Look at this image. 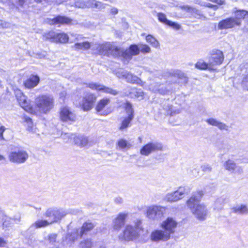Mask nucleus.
Instances as JSON below:
<instances>
[{"label":"nucleus","instance_id":"obj_7","mask_svg":"<svg viewBox=\"0 0 248 248\" xmlns=\"http://www.w3.org/2000/svg\"><path fill=\"white\" fill-rule=\"evenodd\" d=\"M14 91L20 106L26 111L32 114L34 113L35 111L31 106L30 100L27 99V97L22 91L18 88L14 89Z\"/></svg>","mask_w":248,"mask_h":248},{"label":"nucleus","instance_id":"obj_28","mask_svg":"<svg viewBox=\"0 0 248 248\" xmlns=\"http://www.w3.org/2000/svg\"><path fill=\"white\" fill-rule=\"evenodd\" d=\"M228 202V198L224 196L217 198L215 202L214 209L217 210H220L222 209L224 204Z\"/></svg>","mask_w":248,"mask_h":248},{"label":"nucleus","instance_id":"obj_53","mask_svg":"<svg viewBox=\"0 0 248 248\" xmlns=\"http://www.w3.org/2000/svg\"><path fill=\"white\" fill-rule=\"evenodd\" d=\"M76 7L84 8H85V1L82 0H78L75 2Z\"/></svg>","mask_w":248,"mask_h":248},{"label":"nucleus","instance_id":"obj_13","mask_svg":"<svg viewBox=\"0 0 248 248\" xmlns=\"http://www.w3.org/2000/svg\"><path fill=\"white\" fill-rule=\"evenodd\" d=\"M162 146L160 143L150 142L144 145L140 150L142 155L147 156L153 152L161 150Z\"/></svg>","mask_w":248,"mask_h":248},{"label":"nucleus","instance_id":"obj_33","mask_svg":"<svg viewBox=\"0 0 248 248\" xmlns=\"http://www.w3.org/2000/svg\"><path fill=\"white\" fill-rule=\"evenodd\" d=\"M24 122L26 123L27 129L29 132L34 133L36 132V128L34 127L31 119L27 116L22 117Z\"/></svg>","mask_w":248,"mask_h":248},{"label":"nucleus","instance_id":"obj_27","mask_svg":"<svg viewBox=\"0 0 248 248\" xmlns=\"http://www.w3.org/2000/svg\"><path fill=\"white\" fill-rule=\"evenodd\" d=\"M80 237L78 229H75L71 232H69L66 236V241L69 243H74Z\"/></svg>","mask_w":248,"mask_h":248},{"label":"nucleus","instance_id":"obj_11","mask_svg":"<svg viewBox=\"0 0 248 248\" xmlns=\"http://www.w3.org/2000/svg\"><path fill=\"white\" fill-rule=\"evenodd\" d=\"M77 119L76 114L67 107H63V126H67V124L71 125Z\"/></svg>","mask_w":248,"mask_h":248},{"label":"nucleus","instance_id":"obj_31","mask_svg":"<svg viewBox=\"0 0 248 248\" xmlns=\"http://www.w3.org/2000/svg\"><path fill=\"white\" fill-rule=\"evenodd\" d=\"M232 211L233 213L241 214V215H247L248 214V208L246 205L241 204L237 205L232 208Z\"/></svg>","mask_w":248,"mask_h":248},{"label":"nucleus","instance_id":"obj_15","mask_svg":"<svg viewBox=\"0 0 248 248\" xmlns=\"http://www.w3.org/2000/svg\"><path fill=\"white\" fill-rule=\"evenodd\" d=\"M224 60L223 52L218 49L213 50L209 59V65L212 67L217 65H220Z\"/></svg>","mask_w":248,"mask_h":248},{"label":"nucleus","instance_id":"obj_20","mask_svg":"<svg viewBox=\"0 0 248 248\" xmlns=\"http://www.w3.org/2000/svg\"><path fill=\"white\" fill-rule=\"evenodd\" d=\"M122 78L125 79L126 81L132 84L136 83L140 84L141 82V79L137 76L127 71H123L121 73Z\"/></svg>","mask_w":248,"mask_h":248},{"label":"nucleus","instance_id":"obj_39","mask_svg":"<svg viewBox=\"0 0 248 248\" xmlns=\"http://www.w3.org/2000/svg\"><path fill=\"white\" fill-rule=\"evenodd\" d=\"M117 145L120 149H125L130 148L131 146L130 143H129L126 140L121 139L118 140Z\"/></svg>","mask_w":248,"mask_h":248},{"label":"nucleus","instance_id":"obj_45","mask_svg":"<svg viewBox=\"0 0 248 248\" xmlns=\"http://www.w3.org/2000/svg\"><path fill=\"white\" fill-rule=\"evenodd\" d=\"M73 134L63 132V142H71L73 140Z\"/></svg>","mask_w":248,"mask_h":248},{"label":"nucleus","instance_id":"obj_59","mask_svg":"<svg viewBox=\"0 0 248 248\" xmlns=\"http://www.w3.org/2000/svg\"><path fill=\"white\" fill-rule=\"evenodd\" d=\"M7 244V242L3 238H0V247H4Z\"/></svg>","mask_w":248,"mask_h":248},{"label":"nucleus","instance_id":"obj_57","mask_svg":"<svg viewBox=\"0 0 248 248\" xmlns=\"http://www.w3.org/2000/svg\"><path fill=\"white\" fill-rule=\"evenodd\" d=\"M210 1L220 5L224 4L225 3V1L223 0H210Z\"/></svg>","mask_w":248,"mask_h":248},{"label":"nucleus","instance_id":"obj_44","mask_svg":"<svg viewBox=\"0 0 248 248\" xmlns=\"http://www.w3.org/2000/svg\"><path fill=\"white\" fill-rule=\"evenodd\" d=\"M241 85L245 89H246L248 86V69L246 70V73L243 75Z\"/></svg>","mask_w":248,"mask_h":248},{"label":"nucleus","instance_id":"obj_56","mask_svg":"<svg viewBox=\"0 0 248 248\" xmlns=\"http://www.w3.org/2000/svg\"><path fill=\"white\" fill-rule=\"evenodd\" d=\"M6 128L3 126H0V140H4V137L3 136V134L4 132L5 131Z\"/></svg>","mask_w":248,"mask_h":248},{"label":"nucleus","instance_id":"obj_43","mask_svg":"<svg viewBox=\"0 0 248 248\" xmlns=\"http://www.w3.org/2000/svg\"><path fill=\"white\" fill-rule=\"evenodd\" d=\"M157 17L159 22L167 25L170 22V20L168 19L166 16L162 13H158L157 14Z\"/></svg>","mask_w":248,"mask_h":248},{"label":"nucleus","instance_id":"obj_36","mask_svg":"<svg viewBox=\"0 0 248 248\" xmlns=\"http://www.w3.org/2000/svg\"><path fill=\"white\" fill-rule=\"evenodd\" d=\"M146 41L149 43L153 47L157 48L159 46V43L158 41L152 35L148 34L146 37Z\"/></svg>","mask_w":248,"mask_h":248},{"label":"nucleus","instance_id":"obj_60","mask_svg":"<svg viewBox=\"0 0 248 248\" xmlns=\"http://www.w3.org/2000/svg\"><path fill=\"white\" fill-rule=\"evenodd\" d=\"M8 25L9 24L7 23L0 20V27L5 28L8 27Z\"/></svg>","mask_w":248,"mask_h":248},{"label":"nucleus","instance_id":"obj_21","mask_svg":"<svg viewBox=\"0 0 248 248\" xmlns=\"http://www.w3.org/2000/svg\"><path fill=\"white\" fill-rule=\"evenodd\" d=\"M40 82L37 75H31L24 82V86L27 89H31L37 86Z\"/></svg>","mask_w":248,"mask_h":248},{"label":"nucleus","instance_id":"obj_4","mask_svg":"<svg viewBox=\"0 0 248 248\" xmlns=\"http://www.w3.org/2000/svg\"><path fill=\"white\" fill-rule=\"evenodd\" d=\"M100 55L108 57H122L124 59V49L113 46L110 44H96L93 46Z\"/></svg>","mask_w":248,"mask_h":248},{"label":"nucleus","instance_id":"obj_5","mask_svg":"<svg viewBox=\"0 0 248 248\" xmlns=\"http://www.w3.org/2000/svg\"><path fill=\"white\" fill-rule=\"evenodd\" d=\"M35 104L38 112L46 114L53 108L54 100L51 95L42 94L35 98Z\"/></svg>","mask_w":248,"mask_h":248},{"label":"nucleus","instance_id":"obj_46","mask_svg":"<svg viewBox=\"0 0 248 248\" xmlns=\"http://www.w3.org/2000/svg\"><path fill=\"white\" fill-rule=\"evenodd\" d=\"M169 109L167 111V114L170 116H173L174 114H179L180 113L181 110L179 109H173L172 106H168Z\"/></svg>","mask_w":248,"mask_h":248},{"label":"nucleus","instance_id":"obj_18","mask_svg":"<svg viewBox=\"0 0 248 248\" xmlns=\"http://www.w3.org/2000/svg\"><path fill=\"white\" fill-rule=\"evenodd\" d=\"M139 53V45H131L128 48L124 49V59L128 62L133 56L138 55Z\"/></svg>","mask_w":248,"mask_h":248},{"label":"nucleus","instance_id":"obj_64","mask_svg":"<svg viewBox=\"0 0 248 248\" xmlns=\"http://www.w3.org/2000/svg\"><path fill=\"white\" fill-rule=\"evenodd\" d=\"M24 2H25V0H18V4L20 6H23Z\"/></svg>","mask_w":248,"mask_h":248},{"label":"nucleus","instance_id":"obj_61","mask_svg":"<svg viewBox=\"0 0 248 248\" xmlns=\"http://www.w3.org/2000/svg\"><path fill=\"white\" fill-rule=\"evenodd\" d=\"M118 12V9L115 7H113L111 9L110 13L112 15H116Z\"/></svg>","mask_w":248,"mask_h":248},{"label":"nucleus","instance_id":"obj_22","mask_svg":"<svg viewBox=\"0 0 248 248\" xmlns=\"http://www.w3.org/2000/svg\"><path fill=\"white\" fill-rule=\"evenodd\" d=\"M224 166L226 170L232 172L240 174L243 172V169L241 167L237 166L233 161L230 159L224 163Z\"/></svg>","mask_w":248,"mask_h":248},{"label":"nucleus","instance_id":"obj_42","mask_svg":"<svg viewBox=\"0 0 248 248\" xmlns=\"http://www.w3.org/2000/svg\"><path fill=\"white\" fill-rule=\"evenodd\" d=\"M139 51L143 54L149 53L151 52V48L149 46L146 44H139Z\"/></svg>","mask_w":248,"mask_h":248},{"label":"nucleus","instance_id":"obj_26","mask_svg":"<svg viewBox=\"0 0 248 248\" xmlns=\"http://www.w3.org/2000/svg\"><path fill=\"white\" fill-rule=\"evenodd\" d=\"M73 140L75 144L80 147L86 146L88 142L87 138L82 135L76 136L74 135L73 136Z\"/></svg>","mask_w":248,"mask_h":248},{"label":"nucleus","instance_id":"obj_41","mask_svg":"<svg viewBox=\"0 0 248 248\" xmlns=\"http://www.w3.org/2000/svg\"><path fill=\"white\" fill-rule=\"evenodd\" d=\"M93 242L91 239H86L81 241L79 244L80 248H92Z\"/></svg>","mask_w":248,"mask_h":248},{"label":"nucleus","instance_id":"obj_9","mask_svg":"<svg viewBox=\"0 0 248 248\" xmlns=\"http://www.w3.org/2000/svg\"><path fill=\"white\" fill-rule=\"evenodd\" d=\"M189 192L188 187H180L178 189L172 193L168 194L165 199L170 202H175L182 199L185 194Z\"/></svg>","mask_w":248,"mask_h":248},{"label":"nucleus","instance_id":"obj_58","mask_svg":"<svg viewBox=\"0 0 248 248\" xmlns=\"http://www.w3.org/2000/svg\"><path fill=\"white\" fill-rule=\"evenodd\" d=\"M114 202L117 204H121L123 203V200L121 197H116L114 199Z\"/></svg>","mask_w":248,"mask_h":248},{"label":"nucleus","instance_id":"obj_63","mask_svg":"<svg viewBox=\"0 0 248 248\" xmlns=\"http://www.w3.org/2000/svg\"><path fill=\"white\" fill-rule=\"evenodd\" d=\"M136 95L138 97H140V96H141V98H142V97L143 95V93L142 91L137 92Z\"/></svg>","mask_w":248,"mask_h":248},{"label":"nucleus","instance_id":"obj_1","mask_svg":"<svg viewBox=\"0 0 248 248\" xmlns=\"http://www.w3.org/2000/svg\"><path fill=\"white\" fill-rule=\"evenodd\" d=\"M177 222L171 217H168L161 225L162 230H155L152 232L150 238L152 241L158 242L170 239L175 232Z\"/></svg>","mask_w":248,"mask_h":248},{"label":"nucleus","instance_id":"obj_50","mask_svg":"<svg viewBox=\"0 0 248 248\" xmlns=\"http://www.w3.org/2000/svg\"><path fill=\"white\" fill-rule=\"evenodd\" d=\"M202 170L205 172H210L212 171L211 167L208 164H204L201 166Z\"/></svg>","mask_w":248,"mask_h":248},{"label":"nucleus","instance_id":"obj_55","mask_svg":"<svg viewBox=\"0 0 248 248\" xmlns=\"http://www.w3.org/2000/svg\"><path fill=\"white\" fill-rule=\"evenodd\" d=\"M62 39H63V43H68V42L71 43L72 42V41H69V38L68 36L66 34L64 33L63 32Z\"/></svg>","mask_w":248,"mask_h":248},{"label":"nucleus","instance_id":"obj_10","mask_svg":"<svg viewBox=\"0 0 248 248\" xmlns=\"http://www.w3.org/2000/svg\"><path fill=\"white\" fill-rule=\"evenodd\" d=\"M240 26V23L238 20L235 19L233 17H230L220 21L218 23L217 28L218 30H226Z\"/></svg>","mask_w":248,"mask_h":248},{"label":"nucleus","instance_id":"obj_29","mask_svg":"<svg viewBox=\"0 0 248 248\" xmlns=\"http://www.w3.org/2000/svg\"><path fill=\"white\" fill-rule=\"evenodd\" d=\"M49 221L47 220L38 219L34 223H32L30 227V229L31 230L45 227L50 225Z\"/></svg>","mask_w":248,"mask_h":248},{"label":"nucleus","instance_id":"obj_2","mask_svg":"<svg viewBox=\"0 0 248 248\" xmlns=\"http://www.w3.org/2000/svg\"><path fill=\"white\" fill-rule=\"evenodd\" d=\"M203 195V192L200 191L193 194L187 201L188 207L191 210L196 218L200 220H204L207 216V210L206 207L199 203Z\"/></svg>","mask_w":248,"mask_h":248},{"label":"nucleus","instance_id":"obj_54","mask_svg":"<svg viewBox=\"0 0 248 248\" xmlns=\"http://www.w3.org/2000/svg\"><path fill=\"white\" fill-rule=\"evenodd\" d=\"M56 237H57V234H51L48 236V239L50 242V243H53L56 241Z\"/></svg>","mask_w":248,"mask_h":248},{"label":"nucleus","instance_id":"obj_37","mask_svg":"<svg viewBox=\"0 0 248 248\" xmlns=\"http://www.w3.org/2000/svg\"><path fill=\"white\" fill-rule=\"evenodd\" d=\"M133 119V118H132V117L127 116L125 117L122 122L120 130L122 131L127 128L129 126V124Z\"/></svg>","mask_w":248,"mask_h":248},{"label":"nucleus","instance_id":"obj_30","mask_svg":"<svg viewBox=\"0 0 248 248\" xmlns=\"http://www.w3.org/2000/svg\"><path fill=\"white\" fill-rule=\"evenodd\" d=\"M195 66L196 68L200 70H209V71H214L216 70L214 67H212L211 66L209 65V62L208 63L204 62L202 60H200L198 61L195 65Z\"/></svg>","mask_w":248,"mask_h":248},{"label":"nucleus","instance_id":"obj_32","mask_svg":"<svg viewBox=\"0 0 248 248\" xmlns=\"http://www.w3.org/2000/svg\"><path fill=\"white\" fill-rule=\"evenodd\" d=\"M174 76L178 78V81L176 82L178 84H185L188 81V78L184 73L180 71H176L174 73Z\"/></svg>","mask_w":248,"mask_h":248},{"label":"nucleus","instance_id":"obj_48","mask_svg":"<svg viewBox=\"0 0 248 248\" xmlns=\"http://www.w3.org/2000/svg\"><path fill=\"white\" fill-rule=\"evenodd\" d=\"M53 32H50L49 35L50 37H53V39L54 41L57 42H61V38H62V35L60 33L57 34V35H54Z\"/></svg>","mask_w":248,"mask_h":248},{"label":"nucleus","instance_id":"obj_16","mask_svg":"<svg viewBox=\"0 0 248 248\" xmlns=\"http://www.w3.org/2000/svg\"><path fill=\"white\" fill-rule=\"evenodd\" d=\"M127 217V214L120 213L113 220L112 226L115 231H119L124 225Z\"/></svg>","mask_w":248,"mask_h":248},{"label":"nucleus","instance_id":"obj_47","mask_svg":"<svg viewBox=\"0 0 248 248\" xmlns=\"http://www.w3.org/2000/svg\"><path fill=\"white\" fill-rule=\"evenodd\" d=\"M77 22L76 21H73L72 19L67 17L65 16H63V25L67 24V25H74L77 24Z\"/></svg>","mask_w":248,"mask_h":248},{"label":"nucleus","instance_id":"obj_25","mask_svg":"<svg viewBox=\"0 0 248 248\" xmlns=\"http://www.w3.org/2000/svg\"><path fill=\"white\" fill-rule=\"evenodd\" d=\"M95 224L93 223L90 221H86L84 222L80 228V237L81 238L84 235H86L87 233L91 231L95 226Z\"/></svg>","mask_w":248,"mask_h":248},{"label":"nucleus","instance_id":"obj_38","mask_svg":"<svg viewBox=\"0 0 248 248\" xmlns=\"http://www.w3.org/2000/svg\"><path fill=\"white\" fill-rule=\"evenodd\" d=\"M75 47L77 49L86 50L91 47V45L89 42L86 41L76 43L75 44Z\"/></svg>","mask_w":248,"mask_h":248},{"label":"nucleus","instance_id":"obj_34","mask_svg":"<svg viewBox=\"0 0 248 248\" xmlns=\"http://www.w3.org/2000/svg\"><path fill=\"white\" fill-rule=\"evenodd\" d=\"M248 11L244 10H236L234 13L235 17L234 18L240 22L241 24V19H245L247 15Z\"/></svg>","mask_w":248,"mask_h":248},{"label":"nucleus","instance_id":"obj_8","mask_svg":"<svg viewBox=\"0 0 248 248\" xmlns=\"http://www.w3.org/2000/svg\"><path fill=\"white\" fill-rule=\"evenodd\" d=\"M28 157L29 155L27 152L23 150H16L12 151L8 155L9 159L11 162L18 164L25 162Z\"/></svg>","mask_w":248,"mask_h":248},{"label":"nucleus","instance_id":"obj_23","mask_svg":"<svg viewBox=\"0 0 248 248\" xmlns=\"http://www.w3.org/2000/svg\"><path fill=\"white\" fill-rule=\"evenodd\" d=\"M150 89L154 93H157L162 95L167 94L169 92L165 84L158 82L151 84Z\"/></svg>","mask_w":248,"mask_h":248},{"label":"nucleus","instance_id":"obj_35","mask_svg":"<svg viewBox=\"0 0 248 248\" xmlns=\"http://www.w3.org/2000/svg\"><path fill=\"white\" fill-rule=\"evenodd\" d=\"M46 23L50 25H55L60 27L62 24V16H58L53 18H47L46 20Z\"/></svg>","mask_w":248,"mask_h":248},{"label":"nucleus","instance_id":"obj_17","mask_svg":"<svg viewBox=\"0 0 248 248\" xmlns=\"http://www.w3.org/2000/svg\"><path fill=\"white\" fill-rule=\"evenodd\" d=\"M88 87L92 89L96 90L99 91H101L105 93H110L114 95H116L118 94V92L115 90H113L110 88L95 83H89Z\"/></svg>","mask_w":248,"mask_h":248},{"label":"nucleus","instance_id":"obj_52","mask_svg":"<svg viewBox=\"0 0 248 248\" xmlns=\"http://www.w3.org/2000/svg\"><path fill=\"white\" fill-rule=\"evenodd\" d=\"M95 0H88L85 1V8H93L94 6Z\"/></svg>","mask_w":248,"mask_h":248},{"label":"nucleus","instance_id":"obj_6","mask_svg":"<svg viewBox=\"0 0 248 248\" xmlns=\"http://www.w3.org/2000/svg\"><path fill=\"white\" fill-rule=\"evenodd\" d=\"M141 222L138 221L135 226L126 225L122 233L119 236L122 241H129L137 239L140 235V232L141 229Z\"/></svg>","mask_w":248,"mask_h":248},{"label":"nucleus","instance_id":"obj_62","mask_svg":"<svg viewBox=\"0 0 248 248\" xmlns=\"http://www.w3.org/2000/svg\"><path fill=\"white\" fill-rule=\"evenodd\" d=\"M207 6L208 7H209L210 8H212L214 10H217V8H218V6L216 5H213L212 4H211V3H208L207 5Z\"/></svg>","mask_w":248,"mask_h":248},{"label":"nucleus","instance_id":"obj_19","mask_svg":"<svg viewBox=\"0 0 248 248\" xmlns=\"http://www.w3.org/2000/svg\"><path fill=\"white\" fill-rule=\"evenodd\" d=\"M110 102V100L108 98H103L101 99L97 104L95 110L97 113L102 115H107L110 113L111 111L108 110H104L103 109L105 107L108 105Z\"/></svg>","mask_w":248,"mask_h":248},{"label":"nucleus","instance_id":"obj_49","mask_svg":"<svg viewBox=\"0 0 248 248\" xmlns=\"http://www.w3.org/2000/svg\"><path fill=\"white\" fill-rule=\"evenodd\" d=\"M167 25L176 30H179L181 28V26L178 23L171 21L170 20Z\"/></svg>","mask_w":248,"mask_h":248},{"label":"nucleus","instance_id":"obj_12","mask_svg":"<svg viewBox=\"0 0 248 248\" xmlns=\"http://www.w3.org/2000/svg\"><path fill=\"white\" fill-rule=\"evenodd\" d=\"M44 216L48 218L47 221H49L50 224L57 222L61 218V211L56 207L47 209Z\"/></svg>","mask_w":248,"mask_h":248},{"label":"nucleus","instance_id":"obj_51","mask_svg":"<svg viewBox=\"0 0 248 248\" xmlns=\"http://www.w3.org/2000/svg\"><path fill=\"white\" fill-rule=\"evenodd\" d=\"M106 4H104L100 1H95L94 6V7L98 9L99 10H102L105 8Z\"/></svg>","mask_w":248,"mask_h":248},{"label":"nucleus","instance_id":"obj_24","mask_svg":"<svg viewBox=\"0 0 248 248\" xmlns=\"http://www.w3.org/2000/svg\"><path fill=\"white\" fill-rule=\"evenodd\" d=\"M206 122L210 125L217 126L220 130L228 131L229 126L225 124L220 122L214 118H209L206 120Z\"/></svg>","mask_w":248,"mask_h":248},{"label":"nucleus","instance_id":"obj_14","mask_svg":"<svg viewBox=\"0 0 248 248\" xmlns=\"http://www.w3.org/2000/svg\"><path fill=\"white\" fill-rule=\"evenodd\" d=\"M163 208L161 206L149 207L147 210V217L153 220H158L163 216Z\"/></svg>","mask_w":248,"mask_h":248},{"label":"nucleus","instance_id":"obj_3","mask_svg":"<svg viewBox=\"0 0 248 248\" xmlns=\"http://www.w3.org/2000/svg\"><path fill=\"white\" fill-rule=\"evenodd\" d=\"M97 96L94 93H86L81 100V95L77 94L74 97V103L84 111H88L93 108L96 102Z\"/></svg>","mask_w":248,"mask_h":248},{"label":"nucleus","instance_id":"obj_40","mask_svg":"<svg viewBox=\"0 0 248 248\" xmlns=\"http://www.w3.org/2000/svg\"><path fill=\"white\" fill-rule=\"evenodd\" d=\"M124 108L126 112L128 115L127 116L132 117V118H134V110L133 109L132 104L129 102H126L125 104Z\"/></svg>","mask_w":248,"mask_h":248}]
</instances>
